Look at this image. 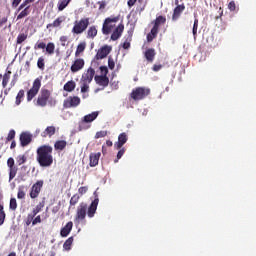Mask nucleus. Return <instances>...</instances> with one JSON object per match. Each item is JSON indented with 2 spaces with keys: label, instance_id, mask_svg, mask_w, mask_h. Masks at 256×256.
I'll list each match as a JSON object with an SVG mask.
<instances>
[{
  "label": "nucleus",
  "instance_id": "f257e3e1",
  "mask_svg": "<svg viewBox=\"0 0 256 256\" xmlns=\"http://www.w3.org/2000/svg\"><path fill=\"white\" fill-rule=\"evenodd\" d=\"M94 195L95 199L91 202L89 206L85 202H81L78 205L74 218V223L76 225H79L81 221H85L87 215L89 219H93V217H95V214L97 213V207L99 205V196L97 195V192H94Z\"/></svg>",
  "mask_w": 256,
  "mask_h": 256
},
{
  "label": "nucleus",
  "instance_id": "f03ea898",
  "mask_svg": "<svg viewBox=\"0 0 256 256\" xmlns=\"http://www.w3.org/2000/svg\"><path fill=\"white\" fill-rule=\"evenodd\" d=\"M36 161L42 168L51 167L53 165V146L41 145L36 150Z\"/></svg>",
  "mask_w": 256,
  "mask_h": 256
},
{
  "label": "nucleus",
  "instance_id": "7ed1b4c3",
  "mask_svg": "<svg viewBox=\"0 0 256 256\" xmlns=\"http://www.w3.org/2000/svg\"><path fill=\"white\" fill-rule=\"evenodd\" d=\"M87 27H89V18H81L74 22L72 33H74V35H81V33L87 31Z\"/></svg>",
  "mask_w": 256,
  "mask_h": 256
},
{
  "label": "nucleus",
  "instance_id": "20e7f679",
  "mask_svg": "<svg viewBox=\"0 0 256 256\" xmlns=\"http://www.w3.org/2000/svg\"><path fill=\"white\" fill-rule=\"evenodd\" d=\"M151 89L146 88V87H137L134 90H132L130 97L134 101H141L145 99V97H148L150 95Z\"/></svg>",
  "mask_w": 256,
  "mask_h": 256
},
{
  "label": "nucleus",
  "instance_id": "39448f33",
  "mask_svg": "<svg viewBox=\"0 0 256 256\" xmlns=\"http://www.w3.org/2000/svg\"><path fill=\"white\" fill-rule=\"evenodd\" d=\"M50 98H51V91L45 88H42L40 91V94L36 99L37 107H47V103L49 102Z\"/></svg>",
  "mask_w": 256,
  "mask_h": 256
},
{
  "label": "nucleus",
  "instance_id": "423d86ee",
  "mask_svg": "<svg viewBox=\"0 0 256 256\" xmlns=\"http://www.w3.org/2000/svg\"><path fill=\"white\" fill-rule=\"evenodd\" d=\"M41 89V79L40 78H36L32 84L31 89H29L27 91V101H33V99H35V97H37V94L39 93V90Z\"/></svg>",
  "mask_w": 256,
  "mask_h": 256
},
{
  "label": "nucleus",
  "instance_id": "0eeeda50",
  "mask_svg": "<svg viewBox=\"0 0 256 256\" xmlns=\"http://www.w3.org/2000/svg\"><path fill=\"white\" fill-rule=\"evenodd\" d=\"M117 21H119V17L106 18L102 26L103 35H109L115 28V23H117Z\"/></svg>",
  "mask_w": 256,
  "mask_h": 256
},
{
  "label": "nucleus",
  "instance_id": "6e6552de",
  "mask_svg": "<svg viewBox=\"0 0 256 256\" xmlns=\"http://www.w3.org/2000/svg\"><path fill=\"white\" fill-rule=\"evenodd\" d=\"M97 117H99V112L97 111L92 112L91 114L85 115L81 120L79 130L83 131V129H89L91 125L85 126V123H93V121H95Z\"/></svg>",
  "mask_w": 256,
  "mask_h": 256
},
{
  "label": "nucleus",
  "instance_id": "1a4fd4ad",
  "mask_svg": "<svg viewBox=\"0 0 256 256\" xmlns=\"http://www.w3.org/2000/svg\"><path fill=\"white\" fill-rule=\"evenodd\" d=\"M79 105H81V98H79L78 96H70L63 102L64 109L79 107Z\"/></svg>",
  "mask_w": 256,
  "mask_h": 256
},
{
  "label": "nucleus",
  "instance_id": "9d476101",
  "mask_svg": "<svg viewBox=\"0 0 256 256\" xmlns=\"http://www.w3.org/2000/svg\"><path fill=\"white\" fill-rule=\"evenodd\" d=\"M43 180H38L36 183H34L30 190V197L31 199H37L39 197V194L41 193V190L43 189L44 185Z\"/></svg>",
  "mask_w": 256,
  "mask_h": 256
},
{
  "label": "nucleus",
  "instance_id": "9b49d317",
  "mask_svg": "<svg viewBox=\"0 0 256 256\" xmlns=\"http://www.w3.org/2000/svg\"><path fill=\"white\" fill-rule=\"evenodd\" d=\"M34 49H46L48 55H53L55 53V43L49 42L48 44H45V42H37L34 45Z\"/></svg>",
  "mask_w": 256,
  "mask_h": 256
},
{
  "label": "nucleus",
  "instance_id": "f8f14e48",
  "mask_svg": "<svg viewBox=\"0 0 256 256\" xmlns=\"http://www.w3.org/2000/svg\"><path fill=\"white\" fill-rule=\"evenodd\" d=\"M93 77H95V69L89 67L86 71L83 72L80 83L91 84V82L93 81Z\"/></svg>",
  "mask_w": 256,
  "mask_h": 256
},
{
  "label": "nucleus",
  "instance_id": "ddd939ff",
  "mask_svg": "<svg viewBox=\"0 0 256 256\" xmlns=\"http://www.w3.org/2000/svg\"><path fill=\"white\" fill-rule=\"evenodd\" d=\"M83 67H85V60L83 58H77L72 63L70 71H72V73H78V71H81Z\"/></svg>",
  "mask_w": 256,
  "mask_h": 256
},
{
  "label": "nucleus",
  "instance_id": "4468645a",
  "mask_svg": "<svg viewBox=\"0 0 256 256\" xmlns=\"http://www.w3.org/2000/svg\"><path fill=\"white\" fill-rule=\"evenodd\" d=\"M110 53H111V46H104L98 50L95 56V59L97 60L105 59V57H107V55H109Z\"/></svg>",
  "mask_w": 256,
  "mask_h": 256
},
{
  "label": "nucleus",
  "instance_id": "2eb2a0df",
  "mask_svg": "<svg viewBox=\"0 0 256 256\" xmlns=\"http://www.w3.org/2000/svg\"><path fill=\"white\" fill-rule=\"evenodd\" d=\"M33 141V136L27 132L20 134V143L22 147H27Z\"/></svg>",
  "mask_w": 256,
  "mask_h": 256
},
{
  "label": "nucleus",
  "instance_id": "dca6fc26",
  "mask_svg": "<svg viewBox=\"0 0 256 256\" xmlns=\"http://www.w3.org/2000/svg\"><path fill=\"white\" fill-rule=\"evenodd\" d=\"M94 81L100 87H108L109 86V77L103 75H96L94 77Z\"/></svg>",
  "mask_w": 256,
  "mask_h": 256
},
{
  "label": "nucleus",
  "instance_id": "f3484780",
  "mask_svg": "<svg viewBox=\"0 0 256 256\" xmlns=\"http://www.w3.org/2000/svg\"><path fill=\"white\" fill-rule=\"evenodd\" d=\"M128 139L129 138L127 137V133L122 132L118 136V141L116 143H114V149H121V147H123V145H125V143H127Z\"/></svg>",
  "mask_w": 256,
  "mask_h": 256
},
{
  "label": "nucleus",
  "instance_id": "a211bd4d",
  "mask_svg": "<svg viewBox=\"0 0 256 256\" xmlns=\"http://www.w3.org/2000/svg\"><path fill=\"white\" fill-rule=\"evenodd\" d=\"M156 55L157 52L155 51V48H149L144 52V57L148 63H153Z\"/></svg>",
  "mask_w": 256,
  "mask_h": 256
},
{
  "label": "nucleus",
  "instance_id": "6ab92c4d",
  "mask_svg": "<svg viewBox=\"0 0 256 256\" xmlns=\"http://www.w3.org/2000/svg\"><path fill=\"white\" fill-rule=\"evenodd\" d=\"M125 30V25L119 24L116 29L113 31L111 35V40L112 41H117L121 35H123V31Z\"/></svg>",
  "mask_w": 256,
  "mask_h": 256
},
{
  "label": "nucleus",
  "instance_id": "aec40b11",
  "mask_svg": "<svg viewBox=\"0 0 256 256\" xmlns=\"http://www.w3.org/2000/svg\"><path fill=\"white\" fill-rule=\"evenodd\" d=\"M185 11V4L177 5L173 10L172 20L177 21L181 17V13Z\"/></svg>",
  "mask_w": 256,
  "mask_h": 256
},
{
  "label": "nucleus",
  "instance_id": "412c9836",
  "mask_svg": "<svg viewBox=\"0 0 256 256\" xmlns=\"http://www.w3.org/2000/svg\"><path fill=\"white\" fill-rule=\"evenodd\" d=\"M89 159H90V162H89L90 167H97V165H99V159H101V152L91 153L89 156Z\"/></svg>",
  "mask_w": 256,
  "mask_h": 256
},
{
  "label": "nucleus",
  "instance_id": "4be33fe9",
  "mask_svg": "<svg viewBox=\"0 0 256 256\" xmlns=\"http://www.w3.org/2000/svg\"><path fill=\"white\" fill-rule=\"evenodd\" d=\"M73 230V222L69 221L60 231L61 237H67Z\"/></svg>",
  "mask_w": 256,
  "mask_h": 256
},
{
  "label": "nucleus",
  "instance_id": "5701e85b",
  "mask_svg": "<svg viewBox=\"0 0 256 256\" xmlns=\"http://www.w3.org/2000/svg\"><path fill=\"white\" fill-rule=\"evenodd\" d=\"M64 21H65V16H59L53 21V23L47 24L46 29H51V27H54V28L61 27V23H64Z\"/></svg>",
  "mask_w": 256,
  "mask_h": 256
},
{
  "label": "nucleus",
  "instance_id": "b1692460",
  "mask_svg": "<svg viewBox=\"0 0 256 256\" xmlns=\"http://www.w3.org/2000/svg\"><path fill=\"white\" fill-rule=\"evenodd\" d=\"M75 87H77V84L75 83V81L70 80L66 84H64L63 89H64V91L71 93V92L75 91Z\"/></svg>",
  "mask_w": 256,
  "mask_h": 256
},
{
  "label": "nucleus",
  "instance_id": "393cba45",
  "mask_svg": "<svg viewBox=\"0 0 256 256\" xmlns=\"http://www.w3.org/2000/svg\"><path fill=\"white\" fill-rule=\"evenodd\" d=\"M31 14V6H27L26 8H23L22 11L17 16V21L21 19H25V17H28V15Z\"/></svg>",
  "mask_w": 256,
  "mask_h": 256
},
{
  "label": "nucleus",
  "instance_id": "a878e982",
  "mask_svg": "<svg viewBox=\"0 0 256 256\" xmlns=\"http://www.w3.org/2000/svg\"><path fill=\"white\" fill-rule=\"evenodd\" d=\"M158 33H159V29L152 27L150 33L147 34V37H146L147 42L151 43L153 39L157 37Z\"/></svg>",
  "mask_w": 256,
  "mask_h": 256
},
{
  "label": "nucleus",
  "instance_id": "bb28decb",
  "mask_svg": "<svg viewBox=\"0 0 256 256\" xmlns=\"http://www.w3.org/2000/svg\"><path fill=\"white\" fill-rule=\"evenodd\" d=\"M87 39H94L97 37V26H90L87 30Z\"/></svg>",
  "mask_w": 256,
  "mask_h": 256
},
{
  "label": "nucleus",
  "instance_id": "cd10ccee",
  "mask_svg": "<svg viewBox=\"0 0 256 256\" xmlns=\"http://www.w3.org/2000/svg\"><path fill=\"white\" fill-rule=\"evenodd\" d=\"M165 23H167V18H165L164 16H158L155 20H154V28L159 30V26L160 25H165Z\"/></svg>",
  "mask_w": 256,
  "mask_h": 256
},
{
  "label": "nucleus",
  "instance_id": "c85d7f7f",
  "mask_svg": "<svg viewBox=\"0 0 256 256\" xmlns=\"http://www.w3.org/2000/svg\"><path fill=\"white\" fill-rule=\"evenodd\" d=\"M65 147H67V141H65V140H58L54 144V149L56 151H63V149H65Z\"/></svg>",
  "mask_w": 256,
  "mask_h": 256
},
{
  "label": "nucleus",
  "instance_id": "c756f323",
  "mask_svg": "<svg viewBox=\"0 0 256 256\" xmlns=\"http://www.w3.org/2000/svg\"><path fill=\"white\" fill-rule=\"evenodd\" d=\"M9 79H11V70H7L2 76V87L5 89L9 85Z\"/></svg>",
  "mask_w": 256,
  "mask_h": 256
},
{
  "label": "nucleus",
  "instance_id": "7c9ffc66",
  "mask_svg": "<svg viewBox=\"0 0 256 256\" xmlns=\"http://www.w3.org/2000/svg\"><path fill=\"white\" fill-rule=\"evenodd\" d=\"M43 207H45V204L43 203H39L33 210L32 213H30V215H32L33 217H37V214L41 213V211H43Z\"/></svg>",
  "mask_w": 256,
  "mask_h": 256
},
{
  "label": "nucleus",
  "instance_id": "2f4dec72",
  "mask_svg": "<svg viewBox=\"0 0 256 256\" xmlns=\"http://www.w3.org/2000/svg\"><path fill=\"white\" fill-rule=\"evenodd\" d=\"M55 126H48L45 131L43 132L44 133V137H47V135L49 137H53V135H55Z\"/></svg>",
  "mask_w": 256,
  "mask_h": 256
},
{
  "label": "nucleus",
  "instance_id": "473e14b6",
  "mask_svg": "<svg viewBox=\"0 0 256 256\" xmlns=\"http://www.w3.org/2000/svg\"><path fill=\"white\" fill-rule=\"evenodd\" d=\"M17 171H19L17 166L9 168V181H13V178L17 176Z\"/></svg>",
  "mask_w": 256,
  "mask_h": 256
},
{
  "label": "nucleus",
  "instance_id": "72a5a7b5",
  "mask_svg": "<svg viewBox=\"0 0 256 256\" xmlns=\"http://www.w3.org/2000/svg\"><path fill=\"white\" fill-rule=\"evenodd\" d=\"M80 199L81 196H79V194H74L70 199V206L75 207L79 203Z\"/></svg>",
  "mask_w": 256,
  "mask_h": 256
},
{
  "label": "nucleus",
  "instance_id": "f704fd0d",
  "mask_svg": "<svg viewBox=\"0 0 256 256\" xmlns=\"http://www.w3.org/2000/svg\"><path fill=\"white\" fill-rule=\"evenodd\" d=\"M71 245H73V237H69L63 244V249L65 251L71 250Z\"/></svg>",
  "mask_w": 256,
  "mask_h": 256
},
{
  "label": "nucleus",
  "instance_id": "c9c22d12",
  "mask_svg": "<svg viewBox=\"0 0 256 256\" xmlns=\"http://www.w3.org/2000/svg\"><path fill=\"white\" fill-rule=\"evenodd\" d=\"M37 67L41 71H45V58H43V56L38 58V60H37Z\"/></svg>",
  "mask_w": 256,
  "mask_h": 256
},
{
  "label": "nucleus",
  "instance_id": "e433bc0d",
  "mask_svg": "<svg viewBox=\"0 0 256 256\" xmlns=\"http://www.w3.org/2000/svg\"><path fill=\"white\" fill-rule=\"evenodd\" d=\"M69 3H71V0H62L58 2V10L63 11Z\"/></svg>",
  "mask_w": 256,
  "mask_h": 256
},
{
  "label": "nucleus",
  "instance_id": "4c0bfd02",
  "mask_svg": "<svg viewBox=\"0 0 256 256\" xmlns=\"http://www.w3.org/2000/svg\"><path fill=\"white\" fill-rule=\"evenodd\" d=\"M23 97H25V90H20L16 96V105H21V99H23Z\"/></svg>",
  "mask_w": 256,
  "mask_h": 256
},
{
  "label": "nucleus",
  "instance_id": "58836bf2",
  "mask_svg": "<svg viewBox=\"0 0 256 256\" xmlns=\"http://www.w3.org/2000/svg\"><path fill=\"white\" fill-rule=\"evenodd\" d=\"M197 29H199V19L195 18L193 28H192L194 39L197 37Z\"/></svg>",
  "mask_w": 256,
  "mask_h": 256
},
{
  "label": "nucleus",
  "instance_id": "ea45409f",
  "mask_svg": "<svg viewBox=\"0 0 256 256\" xmlns=\"http://www.w3.org/2000/svg\"><path fill=\"white\" fill-rule=\"evenodd\" d=\"M83 51H85V43H80L77 46L76 52H75V57H79V55H81V53H83Z\"/></svg>",
  "mask_w": 256,
  "mask_h": 256
},
{
  "label": "nucleus",
  "instance_id": "a19ab883",
  "mask_svg": "<svg viewBox=\"0 0 256 256\" xmlns=\"http://www.w3.org/2000/svg\"><path fill=\"white\" fill-rule=\"evenodd\" d=\"M27 40V33H21L17 36V40H16V43L18 45H21V43H23L24 41Z\"/></svg>",
  "mask_w": 256,
  "mask_h": 256
},
{
  "label": "nucleus",
  "instance_id": "79ce46f5",
  "mask_svg": "<svg viewBox=\"0 0 256 256\" xmlns=\"http://www.w3.org/2000/svg\"><path fill=\"white\" fill-rule=\"evenodd\" d=\"M16 162L18 163V165H23L24 163H27V156H25V155H18L16 157Z\"/></svg>",
  "mask_w": 256,
  "mask_h": 256
},
{
  "label": "nucleus",
  "instance_id": "37998d69",
  "mask_svg": "<svg viewBox=\"0 0 256 256\" xmlns=\"http://www.w3.org/2000/svg\"><path fill=\"white\" fill-rule=\"evenodd\" d=\"M118 153H117V159L114 160V163H118L119 162V159H121V157H123V155H125V147H121L120 149H118Z\"/></svg>",
  "mask_w": 256,
  "mask_h": 256
},
{
  "label": "nucleus",
  "instance_id": "c03bdc74",
  "mask_svg": "<svg viewBox=\"0 0 256 256\" xmlns=\"http://www.w3.org/2000/svg\"><path fill=\"white\" fill-rule=\"evenodd\" d=\"M10 209L12 211H16L17 210V199L15 198H11L10 199V205H9Z\"/></svg>",
  "mask_w": 256,
  "mask_h": 256
},
{
  "label": "nucleus",
  "instance_id": "a18cd8bd",
  "mask_svg": "<svg viewBox=\"0 0 256 256\" xmlns=\"http://www.w3.org/2000/svg\"><path fill=\"white\" fill-rule=\"evenodd\" d=\"M14 139H15V130H10L6 137V143H9V141H13Z\"/></svg>",
  "mask_w": 256,
  "mask_h": 256
},
{
  "label": "nucleus",
  "instance_id": "49530a36",
  "mask_svg": "<svg viewBox=\"0 0 256 256\" xmlns=\"http://www.w3.org/2000/svg\"><path fill=\"white\" fill-rule=\"evenodd\" d=\"M103 137H107V130L98 131L95 134V139H101Z\"/></svg>",
  "mask_w": 256,
  "mask_h": 256
},
{
  "label": "nucleus",
  "instance_id": "de8ad7c7",
  "mask_svg": "<svg viewBox=\"0 0 256 256\" xmlns=\"http://www.w3.org/2000/svg\"><path fill=\"white\" fill-rule=\"evenodd\" d=\"M80 83H81V93H88L90 84L85 82H80Z\"/></svg>",
  "mask_w": 256,
  "mask_h": 256
},
{
  "label": "nucleus",
  "instance_id": "09e8293b",
  "mask_svg": "<svg viewBox=\"0 0 256 256\" xmlns=\"http://www.w3.org/2000/svg\"><path fill=\"white\" fill-rule=\"evenodd\" d=\"M123 49H129L131 47V35H129L122 45Z\"/></svg>",
  "mask_w": 256,
  "mask_h": 256
},
{
  "label": "nucleus",
  "instance_id": "8fccbe9b",
  "mask_svg": "<svg viewBox=\"0 0 256 256\" xmlns=\"http://www.w3.org/2000/svg\"><path fill=\"white\" fill-rule=\"evenodd\" d=\"M33 219H35V216L28 214L27 218L25 220V225L26 227H29V225H31V223H33Z\"/></svg>",
  "mask_w": 256,
  "mask_h": 256
},
{
  "label": "nucleus",
  "instance_id": "3c124183",
  "mask_svg": "<svg viewBox=\"0 0 256 256\" xmlns=\"http://www.w3.org/2000/svg\"><path fill=\"white\" fill-rule=\"evenodd\" d=\"M67 41H69V37L67 36L60 37V43L62 47H67Z\"/></svg>",
  "mask_w": 256,
  "mask_h": 256
},
{
  "label": "nucleus",
  "instance_id": "603ef678",
  "mask_svg": "<svg viewBox=\"0 0 256 256\" xmlns=\"http://www.w3.org/2000/svg\"><path fill=\"white\" fill-rule=\"evenodd\" d=\"M17 199H25V191L23 190V188L18 189Z\"/></svg>",
  "mask_w": 256,
  "mask_h": 256
},
{
  "label": "nucleus",
  "instance_id": "864d4df0",
  "mask_svg": "<svg viewBox=\"0 0 256 256\" xmlns=\"http://www.w3.org/2000/svg\"><path fill=\"white\" fill-rule=\"evenodd\" d=\"M87 191H89V187H87V186H82V187H80V188L78 189V193H79L80 195H85V193H87Z\"/></svg>",
  "mask_w": 256,
  "mask_h": 256
},
{
  "label": "nucleus",
  "instance_id": "5fc2aeb1",
  "mask_svg": "<svg viewBox=\"0 0 256 256\" xmlns=\"http://www.w3.org/2000/svg\"><path fill=\"white\" fill-rule=\"evenodd\" d=\"M7 167H8V169L11 167H15V159H13V157L8 158Z\"/></svg>",
  "mask_w": 256,
  "mask_h": 256
},
{
  "label": "nucleus",
  "instance_id": "6e6d98bb",
  "mask_svg": "<svg viewBox=\"0 0 256 256\" xmlns=\"http://www.w3.org/2000/svg\"><path fill=\"white\" fill-rule=\"evenodd\" d=\"M228 9L229 11H235V9H237V5L235 4V1H230L228 4Z\"/></svg>",
  "mask_w": 256,
  "mask_h": 256
},
{
  "label": "nucleus",
  "instance_id": "4d7b16f0",
  "mask_svg": "<svg viewBox=\"0 0 256 256\" xmlns=\"http://www.w3.org/2000/svg\"><path fill=\"white\" fill-rule=\"evenodd\" d=\"M100 72L103 76H107V73H109V69L107 68V66H101Z\"/></svg>",
  "mask_w": 256,
  "mask_h": 256
},
{
  "label": "nucleus",
  "instance_id": "13d9d810",
  "mask_svg": "<svg viewBox=\"0 0 256 256\" xmlns=\"http://www.w3.org/2000/svg\"><path fill=\"white\" fill-rule=\"evenodd\" d=\"M28 5L29 3H27V1L24 0L23 3L18 7L17 12L19 13V11H23V9H25Z\"/></svg>",
  "mask_w": 256,
  "mask_h": 256
},
{
  "label": "nucleus",
  "instance_id": "bf43d9fd",
  "mask_svg": "<svg viewBox=\"0 0 256 256\" xmlns=\"http://www.w3.org/2000/svg\"><path fill=\"white\" fill-rule=\"evenodd\" d=\"M28 5L29 3H27V1L24 0L23 3L18 7L17 12L19 13V11H23V9H25Z\"/></svg>",
  "mask_w": 256,
  "mask_h": 256
},
{
  "label": "nucleus",
  "instance_id": "052dcab7",
  "mask_svg": "<svg viewBox=\"0 0 256 256\" xmlns=\"http://www.w3.org/2000/svg\"><path fill=\"white\" fill-rule=\"evenodd\" d=\"M108 67L111 70L115 69V61L112 58L108 59Z\"/></svg>",
  "mask_w": 256,
  "mask_h": 256
},
{
  "label": "nucleus",
  "instance_id": "680f3d73",
  "mask_svg": "<svg viewBox=\"0 0 256 256\" xmlns=\"http://www.w3.org/2000/svg\"><path fill=\"white\" fill-rule=\"evenodd\" d=\"M161 69H163V65L161 64H154L152 67V71L154 72L161 71Z\"/></svg>",
  "mask_w": 256,
  "mask_h": 256
},
{
  "label": "nucleus",
  "instance_id": "e2e57ef3",
  "mask_svg": "<svg viewBox=\"0 0 256 256\" xmlns=\"http://www.w3.org/2000/svg\"><path fill=\"white\" fill-rule=\"evenodd\" d=\"M41 215L36 216L33 218L32 225H37V223H41Z\"/></svg>",
  "mask_w": 256,
  "mask_h": 256
},
{
  "label": "nucleus",
  "instance_id": "0e129e2a",
  "mask_svg": "<svg viewBox=\"0 0 256 256\" xmlns=\"http://www.w3.org/2000/svg\"><path fill=\"white\" fill-rule=\"evenodd\" d=\"M98 5H100L99 11H103V9H105V7H107V3L105 1H99Z\"/></svg>",
  "mask_w": 256,
  "mask_h": 256
},
{
  "label": "nucleus",
  "instance_id": "69168bd1",
  "mask_svg": "<svg viewBox=\"0 0 256 256\" xmlns=\"http://www.w3.org/2000/svg\"><path fill=\"white\" fill-rule=\"evenodd\" d=\"M22 0H13L12 1V7H19V4L21 3Z\"/></svg>",
  "mask_w": 256,
  "mask_h": 256
},
{
  "label": "nucleus",
  "instance_id": "338daca9",
  "mask_svg": "<svg viewBox=\"0 0 256 256\" xmlns=\"http://www.w3.org/2000/svg\"><path fill=\"white\" fill-rule=\"evenodd\" d=\"M5 223V213H0V226Z\"/></svg>",
  "mask_w": 256,
  "mask_h": 256
},
{
  "label": "nucleus",
  "instance_id": "774afa93",
  "mask_svg": "<svg viewBox=\"0 0 256 256\" xmlns=\"http://www.w3.org/2000/svg\"><path fill=\"white\" fill-rule=\"evenodd\" d=\"M135 3H137V0H128L127 5L131 8L135 5Z\"/></svg>",
  "mask_w": 256,
  "mask_h": 256
}]
</instances>
